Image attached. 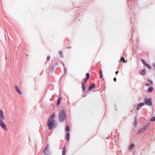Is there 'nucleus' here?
<instances>
[{
    "label": "nucleus",
    "mask_w": 155,
    "mask_h": 155,
    "mask_svg": "<svg viewBox=\"0 0 155 155\" xmlns=\"http://www.w3.org/2000/svg\"><path fill=\"white\" fill-rule=\"evenodd\" d=\"M55 117V114L54 113H53L48 119L47 126L49 130L52 128H54L56 126L55 120L54 119Z\"/></svg>",
    "instance_id": "f257e3e1"
},
{
    "label": "nucleus",
    "mask_w": 155,
    "mask_h": 155,
    "mask_svg": "<svg viewBox=\"0 0 155 155\" xmlns=\"http://www.w3.org/2000/svg\"><path fill=\"white\" fill-rule=\"evenodd\" d=\"M67 116L65 114L64 110H61L59 112V120L60 122L63 121L66 119Z\"/></svg>",
    "instance_id": "f03ea898"
},
{
    "label": "nucleus",
    "mask_w": 155,
    "mask_h": 155,
    "mask_svg": "<svg viewBox=\"0 0 155 155\" xmlns=\"http://www.w3.org/2000/svg\"><path fill=\"white\" fill-rule=\"evenodd\" d=\"M0 126L3 129L5 130H7V127L6 125L3 121L2 119L0 118Z\"/></svg>",
    "instance_id": "7ed1b4c3"
},
{
    "label": "nucleus",
    "mask_w": 155,
    "mask_h": 155,
    "mask_svg": "<svg viewBox=\"0 0 155 155\" xmlns=\"http://www.w3.org/2000/svg\"><path fill=\"white\" fill-rule=\"evenodd\" d=\"M144 101L145 104H146V105L150 106H151V105L152 103L151 98L145 99Z\"/></svg>",
    "instance_id": "20e7f679"
},
{
    "label": "nucleus",
    "mask_w": 155,
    "mask_h": 155,
    "mask_svg": "<svg viewBox=\"0 0 155 155\" xmlns=\"http://www.w3.org/2000/svg\"><path fill=\"white\" fill-rule=\"evenodd\" d=\"M149 125L148 124L146 125L144 127L138 131V133H142L144 132L147 128Z\"/></svg>",
    "instance_id": "39448f33"
},
{
    "label": "nucleus",
    "mask_w": 155,
    "mask_h": 155,
    "mask_svg": "<svg viewBox=\"0 0 155 155\" xmlns=\"http://www.w3.org/2000/svg\"><path fill=\"white\" fill-rule=\"evenodd\" d=\"M15 88L18 93L20 95L22 94L21 91H20L17 85H15Z\"/></svg>",
    "instance_id": "423d86ee"
},
{
    "label": "nucleus",
    "mask_w": 155,
    "mask_h": 155,
    "mask_svg": "<svg viewBox=\"0 0 155 155\" xmlns=\"http://www.w3.org/2000/svg\"><path fill=\"white\" fill-rule=\"evenodd\" d=\"M0 117L1 119H4L5 118L4 115V112L1 109H0Z\"/></svg>",
    "instance_id": "0eeeda50"
},
{
    "label": "nucleus",
    "mask_w": 155,
    "mask_h": 155,
    "mask_svg": "<svg viewBox=\"0 0 155 155\" xmlns=\"http://www.w3.org/2000/svg\"><path fill=\"white\" fill-rule=\"evenodd\" d=\"M142 63L143 64L146 66V67L148 68L149 69H150L151 67L150 66V65L148 64H147L146 62L144 61L143 60L142 61Z\"/></svg>",
    "instance_id": "6e6552de"
},
{
    "label": "nucleus",
    "mask_w": 155,
    "mask_h": 155,
    "mask_svg": "<svg viewBox=\"0 0 155 155\" xmlns=\"http://www.w3.org/2000/svg\"><path fill=\"white\" fill-rule=\"evenodd\" d=\"M43 152L45 155H46L48 153V146H47L45 147V149L43 150Z\"/></svg>",
    "instance_id": "1a4fd4ad"
},
{
    "label": "nucleus",
    "mask_w": 155,
    "mask_h": 155,
    "mask_svg": "<svg viewBox=\"0 0 155 155\" xmlns=\"http://www.w3.org/2000/svg\"><path fill=\"white\" fill-rule=\"evenodd\" d=\"M145 105V103H143V102H142V103H141L140 104H139L137 106V110H139V109H140V108L141 107Z\"/></svg>",
    "instance_id": "9d476101"
},
{
    "label": "nucleus",
    "mask_w": 155,
    "mask_h": 155,
    "mask_svg": "<svg viewBox=\"0 0 155 155\" xmlns=\"http://www.w3.org/2000/svg\"><path fill=\"white\" fill-rule=\"evenodd\" d=\"M95 86V84L94 83L92 84L90 86L88 87V90L89 91H91L93 88H94Z\"/></svg>",
    "instance_id": "9b49d317"
},
{
    "label": "nucleus",
    "mask_w": 155,
    "mask_h": 155,
    "mask_svg": "<svg viewBox=\"0 0 155 155\" xmlns=\"http://www.w3.org/2000/svg\"><path fill=\"white\" fill-rule=\"evenodd\" d=\"M66 148L65 147H64L63 148L62 150V155H64L65 154V151H66Z\"/></svg>",
    "instance_id": "f8f14e48"
},
{
    "label": "nucleus",
    "mask_w": 155,
    "mask_h": 155,
    "mask_svg": "<svg viewBox=\"0 0 155 155\" xmlns=\"http://www.w3.org/2000/svg\"><path fill=\"white\" fill-rule=\"evenodd\" d=\"M134 147V144L133 143H132L130 145V147H129V150H132L133 149Z\"/></svg>",
    "instance_id": "ddd939ff"
},
{
    "label": "nucleus",
    "mask_w": 155,
    "mask_h": 155,
    "mask_svg": "<svg viewBox=\"0 0 155 155\" xmlns=\"http://www.w3.org/2000/svg\"><path fill=\"white\" fill-rule=\"evenodd\" d=\"M146 72L145 70H142L140 72V74L141 75H143L145 74Z\"/></svg>",
    "instance_id": "4468645a"
},
{
    "label": "nucleus",
    "mask_w": 155,
    "mask_h": 155,
    "mask_svg": "<svg viewBox=\"0 0 155 155\" xmlns=\"http://www.w3.org/2000/svg\"><path fill=\"white\" fill-rule=\"evenodd\" d=\"M81 88L82 89V90L83 91H84L85 90V86L84 83H82L81 84Z\"/></svg>",
    "instance_id": "2eb2a0df"
},
{
    "label": "nucleus",
    "mask_w": 155,
    "mask_h": 155,
    "mask_svg": "<svg viewBox=\"0 0 155 155\" xmlns=\"http://www.w3.org/2000/svg\"><path fill=\"white\" fill-rule=\"evenodd\" d=\"M61 97H59L57 100V105H58L60 104V101L61 100Z\"/></svg>",
    "instance_id": "dca6fc26"
},
{
    "label": "nucleus",
    "mask_w": 155,
    "mask_h": 155,
    "mask_svg": "<svg viewBox=\"0 0 155 155\" xmlns=\"http://www.w3.org/2000/svg\"><path fill=\"white\" fill-rule=\"evenodd\" d=\"M153 88L152 87H150L149 88L148 90V92L149 93L151 92L153 90Z\"/></svg>",
    "instance_id": "f3484780"
},
{
    "label": "nucleus",
    "mask_w": 155,
    "mask_h": 155,
    "mask_svg": "<svg viewBox=\"0 0 155 155\" xmlns=\"http://www.w3.org/2000/svg\"><path fill=\"white\" fill-rule=\"evenodd\" d=\"M100 77L101 78H102L103 75L102 74V71L101 70L100 71Z\"/></svg>",
    "instance_id": "a211bd4d"
},
{
    "label": "nucleus",
    "mask_w": 155,
    "mask_h": 155,
    "mask_svg": "<svg viewBox=\"0 0 155 155\" xmlns=\"http://www.w3.org/2000/svg\"><path fill=\"white\" fill-rule=\"evenodd\" d=\"M65 130L67 131H69L70 129L69 127L68 126H67L65 127Z\"/></svg>",
    "instance_id": "6ab92c4d"
},
{
    "label": "nucleus",
    "mask_w": 155,
    "mask_h": 155,
    "mask_svg": "<svg viewBox=\"0 0 155 155\" xmlns=\"http://www.w3.org/2000/svg\"><path fill=\"white\" fill-rule=\"evenodd\" d=\"M69 133H68L67 134L66 138L68 140H69Z\"/></svg>",
    "instance_id": "aec40b11"
},
{
    "label": "nucleus",
    "mask_w": 155,
    "mask_h": 155,
    "mask_svg": "<svg viewBox=\"0 0 155 155\" xmlns=\"http://www.w3.org/2000/svg\"><path fill=\"white\" fill-rule=\"evenodd\" d=\"M86 78L88 79L89 78V74L88 73H87L86 74Z\"/></svg>",
    "instance_id": "412c9836"
},
{
    "label": "nucleus",
    "mask_w": 155,
    "mask_h": 155,
    "mask_svg": "<svg viewBox=\"0 0 155 155\" xmlns=\"http://www.w3.org/2000/svg\"><path fill=\"white\" fill-rule=\"evenodd\" d=\"M151 121H155V117H153L151 120Z\"/></svg>",
    "instance_id": "4be33fe9"
},
{
    "label": "nucleus",
    "mask_w": 155,
    "mask_h": 155,
    "mask_svg": "<svg viewBox=\"0 0 155 155\" xmlns=\"http://www.w3.org/2000/svg\"><path fill=\"white\" fill-rule=\"evenodd\" d=\"M120 61H123V62H125V59H124V57H121Z\"/></svg>",
    "instance_id": "5701e85b"
},
{
    "label": "nucleus",
    "mask_w": 155,
    "mask_h": 155,
    "mask_svg": "<svg viewBox=\"0 0 155 155\" xmlns=\"http://www.w3.org/2000/svg\"><path fill=\"white\" fill-rule=\"evenodd\" d=\"M50 57L49 56H48L47 58V60H50Z\"/></svg>",
    "instance_id": "b1692460"
},
{
    "label": "nucleus",
    "mask_w": 155,
    "mask_h": 155,
    "mask_svg": "<svg viewBox=\"0 0 155 155\" xmlns=\"http://www.w3.org/2000/svg\"><path fill=\"white\" fill-rule=\"evenodd\" d=\"M146 86H151L150 84L148 83H147L146 84Z\"/></svg>",
    "instance_id": "393cba45"
},
{
    "label": "nucleus",
    "mask_w": 155,
    "mask_h": 155,
    "mask_svg": "<svg viewBox=\"0 0 155 155\" xmlns=\"http://www.w3.org/2000/svg\"><path fill=\"white\" fill-rule=\"evenodd\" d=\"M87 80H88V79H85L84 80V82H83V83H84H84H85L87 82Z\"/></svg>",
    "instance_id": "a878e982"
},
{
    "label": "nucleus",
    "mask_w": 155,
    "mask_h": 155,
    "mask_svg": "<svg viewBox=\"0 0 155 155\" xmlns=\"http://www.w3.org/2000/svg\"><path fill=\"white\" fill-rule=\"evenodd\" d=\"M148 81L150 82L151 84H152V82L150 80H148Z\"/></svg>",
    "instance_id": "bb28decb"
},
{
    "label": "nucleus",
    "mask_w": 155,
    "mask_h": 155,
    "mask_svg": "<svg viewBox=\"0 0 155 155\" xmlns=\"http://www.w3.org/2000/svg\"><path fill=\"white\" fill-rule=\"evenodd\" d=\"M114 81H116V79L115 78H114Z\"/></svg>",
    "instance_id": "cd10ccee"
},
{
    "label": "nucleus",
    "mask_w": 155,
    "mask_h": 155,
    "mask_svg": "<svg viewBox=\"0 0 155 155\" xmlns=\"http://www.w3.org/2000/svg\"><path fill=\"white\" fill-rule=\"evenodd\" d=\"M82 96L83 97H86V95L85 94H83L82 95Z\"/></svg>",
    "instance_id": "c85d7f7f"
},
{
    "label": "nucleus",
    "mask_w": 155,
    "mask_h": 155,
    "mask_svg": "<svg viewBox=\"0 0 155 155\" xmlns=\"http://www.w3.org/2000/svg\"><path fill=\"white\" fill-rule=\"evenodd\" d=\"M119 72V71H116V72H115V73L116 74V75H117V74H118V73Z\"/></svg>",
    "instance_id": "c756f323"
},
{
    "label": "nucleus",
    "mask_w": 155,
    "mask_h": 155,
    "mask_svg": "<svg viewBox=\"0 0 155 155\" xmlns=\"http://www.w3.org/2000/svg\"><path fill=\"white\" fill-rule=\"evenodd\" d=\"M68 48H71V47L70 46H69V47H67Z\"/></svg>",
    "instance_id": "7c9ffc66"
}]
</instances>
